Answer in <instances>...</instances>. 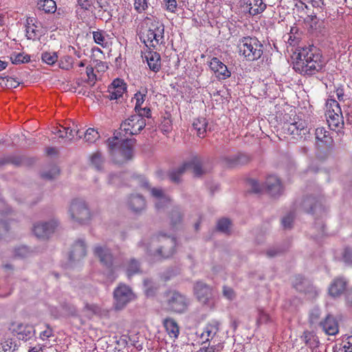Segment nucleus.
Segmentation results:
<instances>
[{"label": "nucleus", "mask_w": 352, "mask_h": 352, "mask_svg": "<svg viewBox=\"0 0 352 352\" xmlns=\"http://www.w3.org/2000/svg\"><path fill=\"white\" fill-rule=\"evenodd\" d=\"M145 126L144 118L133 115L121 124L114 137L108 139V150L115 163L123 164L132 158L134 140L129 139L127 135L139 133Z\"/></svg>", "instance_id": "f257e3e1"}, {"label": "nucleus", "mask_w": 352, "mask_h": 352, "mask_svg": "<svg viewBox=\"0 0 352 352\" xmlns=\"http://www.w3.org/2000/svg\"><path fill=\"white\" fill-rule=\"evenodd\" d=\"M294 59L293 69L304 76H312L320 72L324 65L320 50L313 45L299 47Z\"/></svg>", "instance_id": "f03ea898"}, {"label": "nucleus", "mask_w": 352, "mask_h": 352, "mask_svg": "<svg viewBox=\"0 0 352 352\" xmlns=\"http://www.w3.org/2000/svg\"><path fill=\"white\" fill-rule=\"evenodd\" d=\"M176 240L174 237L165 234H159L151 238L146 246V250L150 256L157 258H168L175 252Z\"/></svg>", "instance_id": "7ed1b4c3"}, {"label": "nucleus", "mask_w": 352, "mask_h": 352, "mask_svg": "<svg viewBox=\"0 0 352 352\" xmlns=\"http://www.w3.org/2000/svg\"><path fill=\"white\" fill-rule=\"evenodd\" d=\"M144 23L147 30L143 33V42L148 47H156L157 45L164 43V25L159 20L146 17Z\"/></svg>", "instance_id": "20e7f679"}, {"label": "nucleus", "mask_w": 352, "mask_h": 352, "mask_svg": "<svg viewBox=\"0 0 352 352\" xmlns=\"http://www.w3.org/2000/svg\"><path fill=\"white\" fill-rule=\"evenodd\" d=\"M238 47L240 54L248 61L258 60L263 53V45L256 37H243Z\"/></svg>", "instance_id": "39448f33"}, {"label": "nucleus", "mask_w": 352, "mask_h": 352, "mask_svg": "<svg viewBox=\"0 0 352 352\" xmlns=\"http://www.w3.org/2000/svg\"><path fill=\"white\" fill-rule=\"evenodd\" d=\"M68 213L72 221L79 224L89 223L92 217L87 203L80 198L72 200L68 208Z\"/></svg>", "instance_id": "423d86ee"}, {"label": "nucleus", "mask_w": 352, "mask_h": 352, "mask_svg": "<svg viewBox=\"0 0 352 352\" xmlns=\"http://www.w3.org/2000/svg\"><path fill=\"white\" fill-rule=\"evenodd\" d=\"M326 117L331 130L340 131L344 126L343 116L340 106L337 100L329 98L327 101Z\"/></svg>", "instance_id": "0eeeda50"}, {"label": "nucleus", "mask_w": 352, "mask_h": 352, "mask_svg": "<svg viewBox=\"0 0 352 352\" xmlns=\"http://www.w3.org/2000/svg\"><path fill=\"white\" fill-rule=\"evenodd\" d=\"M250 184L253 192L258 193L264 190L272 196H277L282 193L283 187L280 179L275 175H269L265 183L261 185L256 180L251 179Z\"/></svg>", "instance_id": "6e6552de"}, {"label": "nucleus", "mask_w": 352, "mask_h": 352, "mask_svg": "<svg viewBox=\"0 0 352 352\" xmlns=\"http://www.w3.org/2000/svg\"><path fill=\"white\" fill-rule=\"evenodd\" d=\"M134 179L140 187L151 191L152 197L155 199V206L158 210L166 206L170 201V198L162 188H151L148 182L144 176L137 175Z\"/></svg>", "instance_id": "1a4fd4ad"}, {"label": "nucleus", "mask_w": 352, "mask_h": 352, "mask_svg": "<svg viewBox=\"0 0 352 352\" xmlns=\"http://www.w3.org/2000/svg\"><path fill=\"white\" fill-rule=\"evenodd\" d=\"M58 226V220L53 218L47 221H41L35 223L32 230L37 238L47 239L55 232Z\"/></svg>", "instance_id": "9d476101"}, {"label": "nucleus", "mask_w": 352, "mask_h": 352, "mask_svg": "<svg viewBox=\"0 0 352 352\" xmlns=\"http://www.w3.org/2000/svg\"><path fill=\"white\" fill-rule=\"evenodd\" d=\"M190 304V300L184 295L177 292H171L167 296V308L175 313H183Z\"/></svg>", "instance_id": "9b49d317"}, {"label": "nucleus", "mask_w": 352, "mask_h": 352, "mask_svg": "<svg viewBox=\"0 0 352 352\" xmlns=\"http://www.w3.org/2000/svg\"><path fill=\"white\" fill-rule=\"evenodd\" d=\"M113 296L116 308L121 309L133 298V294L129 287L120 285L115 289Z\"/></svg>", "instance_id": "f8f14e48"}, {"label": "nucleus", "mask_w": 352, "mask_h": 352, "mask_svg": "<svg viewBox=\"0 0 352 352\" xmlns=\"http://www.w3.org/2000/svg\"><path fill=\"white\" fill-rule=\"evenodd\" d=\"M283 129L285 133L296 135L300 138H302L309 132L305 122L302 120L293 122H285Z\"/></svg>", "instance_id": "ddd939ff"}, {"label": "nucleus", "mask_w": 352, "mask_h": 352, "mask_svg": "<svg viewBox=\"0 0 352 352\" xmlns=\"http://www.w3.org/2000/svg\"><path fill=\"white\" fill-rule=\"evenodd\" d=\"M94 254L98 258L100 263L107 268H111L113 263V256L111 250L106 245H97L94 248Z\"/></svg>", "instance_id": "4468645a"}, {"label": "nucleus", "mask_w": 352, "mask_h": 352, "mask_svg": "<svg viewBox=\"0 0 352 352\" xmlns=\"http://www.w3.org/2000/svg\"><path fill=\"white\" fill-rule=\"evenodd\" d=\"M348 280L343 276L335 278L329 287V293L333 298L340 297L348 291Z\"/></svg>", "instance_id": "2eb2a0df"}, {"label": "nucleus", "mask_w": 352, "mask_h": 352, "mask_svg": "<svg viewBox=\"0 0 352 352\" xmlns=\"http://www.w3.org/2000/svg\"><path fill=\"white\" fill-rule=\"evenodd\" d=\"M209 66L219 80H226L231 76V72L228 70L227 66L217 57H213L211 59Z\"/></svg>", "instance_id": "dca6fc26"}, {"label": "nucleus", "mask_w": 352, "mask_h": 352, "mask_svg": "<svg viewBox=\"0 0 352 352\" xmlns=\"http://www.w3.org/2000/svg\"><path fill=\"white\" fill-rule=\"evenodd\" d=\"M322 199H316L315 197L309 196L305 198L301 202V206L307 212L316 213L324 210L322 206Z\"/></svg>", "instance_id": "f3484780"}, {"label": "nucleus", "mask_w": 352, "mask_h": 352, "mask_svg": "<svg viewBox=\"0 0 352 352\" xmlns=\"http://www.w3.org/2000/svg\"><path fill=\"white\" fill-rule=\"evenodd\" d=\"M126 89L124 80L120 78L115 79L108 87L107 98L109 100H116L122 96Z\"/></svg>", "instance_id": "a211bd4d"}, {"label": "nucleus", "mask_w": 352, "mask_h": 352, "mask_svg": "<svg viewBox=\"0 0 352 352\" xmlns=\"http://www.w3.org/2000/svg\"><path fill=\"white\" fill-rule=\"evenodd\" d=\"M195 294L198 300L203 304H208L212 298V289L202 282H197L195 285Z\"/></svg>", "instance_id": "6ab92c4d"}, {"label": "nucleus", "mask_w": 352, "mask_h": 352, "mask_svg": "<svg viewBox=\"0 0 352 352\" xmlns=\"http://www.w3.org/2000/svg\"><path fill=\"white\" fill-rule=\"evenodd\" d=\"M323 331L329 336H335L339 332L338 322L332 315H327L319 322Z\"/></svg>", "instance_id": "aec40b11"}, {"label": "nucleus", "mask_w": 352, "mask_h": 352, "mask_svg": "<svg viewBox=\"0 0 352 352\" xmlns=\"http://www.w3.org/2000/svg\"><path fill=\"white\" fill-rule=\"evenodd\" d=\"M87 254V247L84 241L78 240L73 245L69 254V258L72 261H80Z\"/></svg>", "instance_id": "412c9836"}, {"label": "nucleus", "mask_w": 352, "mask_h": 352, "mask_svg": "<svg viewBox=\"0 0 352 352\" xmlns=\"http://www.w3.org/2000/svg\"><path fill=\"white\" fill-rule=\"evenodd\" d=\"M147 64L151 70L157 72L161 68V58L160 54L153 51H148L144 54Z\"/></svg>", "instance_id": "4be33fe9"}, {"label": "nucleus", "mask_w": 352, "mask_h": 352, "mask_svg": "<svg viewBox=\"0 0 352 352\" xmlns=\"http://www.w3.org/2000/svg\"><path fill=\"white\" fill-rule=\"evenodd\" d=\"M128 206L132 211L138 212L145 208L146 201L144 198L140 195H131L129 198Z\"/></svg>", "instance_id": "5701e85b"}, {"label": "nucleus", "mask_w": 352, "mask_h": 352, "mask_svg": "<svg viewBox=\"0 0 352 352\" xmlns=\"http://www.w3.org/2000/svg\"><path fill=\"white\" fill-rule=\"evenodd\" d=\"M15 331L19 335V338L23 340H28L34 336L35 330L32 325L19 324Z\"/></svg>", "instance_id": "b1692460"}, {"label": "nucleus", "mask_w": 352, "mask_h": 352, "mask_svg": "<svg viewBox=\"0 0 352 352\" xmlns=\"http://www.w3.org/2000/svg\"><path fill=\"white\" fill-rule=\"evenodd\" d=\"M184 166H186V170H190L196 177H200L205 173V170L202 168L201 160L198 157H194L190 162L184 163Z\"/></svg>", "instance_id": "393cba45"}, {"label": "nucleus", "mask_w": 352, "mask_h": 352, "mask_svg": "<svg viewBox=\"0 0 352 352\" xmlns=\"http://www.w3.org/2000/svg\"><path fill=\"white\" fill-rule=\"evenodd\" d=\"M245 3L249 8L250 14L252 16L263 12L267 7L263 0H246Z\"/></svg>", "instance_id": "a878e982"}, {"label": "nucleus", "mask_w": 352, "mask_h": 352, "mask_svg": "<svg viewBox=\"0 0 352 352\" xmlns=\"http://www.w3.org/2000/svg\"><path fill=\"white\" fill-rule=\"evenodd\" d=\"M105 159L100 151L93 153L89 156V164L91 167L98 171H102L104 169Z\"/></svg>", "instance_id": "bb28decb"}, {"label": "nucleus", "mask_w": 352, "mask_h": 352, "mask_svg": "<svg viewBox=\"0 0 352 352\" xmlns=\"http://www.w3.org/2000/svg\"><path fill=\"white\" fill-rule=\"evenodd\" d=\"M164 326L166 331L170 338L175 340L178 338L179 333V328L177 323L171 318L165 319Z\"/></svg>", "instance_id": "cd10ccee"}, {"label": "nucleus", "mask_w": 352, "mask_h": 352, "mask_svg": "<svg viewBox=\"0 0 352 352\" xmlns=\"http://www.w3.org/2000/svg\"><path fill=\"white\" fill-rule=\"evenodd\" d=\"M193 128L197 131V135L200 138L206 135L208 122L206 118H200L195 120L192 124Z\"/></svg>", "instance_id": "c85d7f7f"}, {"label": "nucleus", "mask_w": 352, "mask_h": 352, "mask_svg": "<svg viewBox=\"0 0 352 352\" xmlns=\"http://www.w3.org/2000/svg\"><path fill=\"white\" fill-rule=\"evenodd\" d=\"M37 6L39 10L45 13H54L56 10V3L54 0H40Z\"/></svg>", "instance_id": "c756f323"}, {"label": "nucleus", "mask_w": 352, "mask_h": 352, "mask_svg": "<svg viewBox=\"0 0 352 352\" xmlns=\"http://www.w3.org/2000/svg\"><path fill=\"white\" fill-rule=\"evenodd\" d=\"M298 28L296 27H292L290 32L287 35L285 36V40L292 46H295L299 43L300 36L298 34Z\"/></svg>", "instance_id": "7c9ffc66"}, {"label": "nucleus", "mask_w": 352, "mask_h": 352, "mask_svg": "<svg viewBox=\"0 0 352 352\" xmlns=\"http://www.w3.org/2000/svg\"><path fill=\"white\" fill-rule=\"evenodd\" d=\"M316 139L326 144L330 143L331 140L329 132L323 127H318L316 129Z\"/></svg>", "instance_id": "2f4dec72"}, {"label": "nucleus", "mask_w": 352, "mask_h": 352, "mask_svg": "<svg viewBox=\"0 0 352 352\" xmlns=\"http://www.w3.org/2000/svg\"><path fill=\"white\" fill-rule=\"evenodd\" d=\"M61 129L65 130V135H59V138H65L69 141H72L76 135H77L79 138H81L82 137V135L79 130H73L70 127L64 126H61Z\"/></svg>", "instance_id": "473e14b6"}, {"label": "nucleus", "mask_w": 352, "mask_h": 352, "mask_svg": "<svg viewBox=\"0 0 352 352\" xmlns=\"http://www.w3.org/2000/svg\"><path fill=\"white\" fill-rule=\"evenodd\" d=\"M0 85L8 89L16 88L20 85V81L9 76L1 77L0 78Z\"/></svg>", "instance_id": "72a5a7b5"}, {"label": "nucleus", "mask_w": 352, "mask_h": 352, "mask_svg": "<svg viewBox=\"0 0 352 352\" xmlns=\"http://www.w3.org/2000/svg\"><path fill=\"white\" fill-rule=\"evenodd\" d=\"M186 170V166H181L175 170L169 173V178L171 182L174 183H179L180 182V177Z\"/></svg>", "instance_id": "f704fd0d"}, {"label": "nucleus", "mask_w": 352, "mask_h": 352, "mask_svg": "<svg viewBox=\"0 0 352 352\" xmlns=\"http://www.w3.org/2000/svg\"><path fill=\"white\" fill-rule=\"evenodd\" d=\"M140 264L135 259H131L126 267V274L129 277L140 272Z\"/></svg>", "instance_id": "c9c22d12"}, {"label": "nucleus", "mask_w": 352, "mask_h": 352, "mask_svg": "<svg viewBox=\"0 0 352 352\" xmlns=\"http://www.w3.org/2000/svg\"><path fill=\"white\" fill-rule=\"evenodd\" d=\"M14 211L6 203L3 199H0V218H8V216H12Z\"/></svg>", "instance_id": "e433bc0d"}, {"label": "nucleus", "mask_w": 352, "mask_h": 352, "mask_svg": "<svg viewBox=\"0 0 352 352\" xmlns=\"http://www.w3.org/2000/svg\"><path fill=\"white\" fill-rule=\"evenodd\" d=\"M219 328L217 324H208L206 327L202 336H206V340H209L210 338H213L218 332Z\"/></svg>", "instance_id": "4c0bfd02"}, {"label": "nucleus", "mask_w": 352, "mask_h": 352, "mask_svg": "<svg viewBox=\"0 0 352 352\" xmlns=\"http://www.w3.org/2000/svg\"><path fill=\"white\" fill-rule=\"evenodd\" d=\"M10 60L13 64H21L28 63L30 60L29 55H23V54H14L10 56Z\"/></svg>", "instance_id": "58836bf2"}, {"label": "nucleus", "mask_w": 352, "mask_h": 352, "mask_svg": "<svg viewBox=\"0 0 352 352\" xmlns=\"http://www.w3.org/2000/svg\"><path fill=\"white\" fill-rule=\"evenodd\" d=\"M42 60L48 64L53 65L58 60V56L56 52H44L41 56Z\"/></svg>", "instance_id": "ea45409f"}, {"label": "nucleus", "mask_w": 352, "mask_h": 352, "mask_svg": "<svg viewBox=\"0 0 352 352\" xmlns=\"http://www.w3.org/2000/svg\"><path fill=\"white\" fill-rule=\"evenodd\" d=\"M100 138L99 133L94 129H88L84 135V138L87 142H94L96 140Z\"/></svg>", "instance_id": "a19ab883"}, {"label": "nucleus", "mask_w": 352, "mask_h": 352, "mask_svg": "<svg viewBox=\"0 0 352 352\" xmlns=\"http://www.w3.org/2000/svg\"><path fill=\"white\" fill-rule=\"evenodd\" d=\"M230 221L228 219L223 218L218 221L217 227L218 230L228 234L230 232Z\"/></svg>", "instance_id": "79ce46f5"}, {"label": "nucleus", "mask_w": 352, "mask_h": 352, "mask_svg": "<svg viewBox=\"0 0 352 352\" xmlns=\"http://www.w3.org/2000/svg\"><path fill=\"white\" fill-rule=\"evenodd\" d=\"M26 36L28 39L35 40L38 38L42 34L40 32L38 28H35L34 26H28L26 28Z\"/></svg>", "instance_id": "37998d69"}, {"label": "nucleus", "mask_w": 352, "mask_h": 352, "mask_svg": "<svg viewBox=\"0 0 352 352\" xmlns=\"http://www.w3.org/2000/svg\"><path fill=\"white\" fill-rule=\"evenodd\" d=\"M73 58L70 56H63L59 61V67L65 70H69L73 67Z\"/></svg>", "instance_id": "c03bdc74"}, {"label": "nucleus", "mask_w": 352, "mask_h": 352, "mask_svg": "<svg viewBox=\"0 0 352 352\" xmlns=\"http://www.w3.org/2000/svg\"><path fill=\"white\" fill-rule=\"evenodd\" d=\"M8 164L19 166L21 164V159L14 156H7L0 158V167Z\"/></svg>", "instance_id": "a18cd8bd"}, {"label": "nucleus", "mask_w": 352, "mask_h": 352, "mask_svg": "<svg viewBox=\"0 0 352 352\" xmlns=\"http://www.w3.org/2000/svg\"><path fill=\"white\" fill-rule=\"evenodd\" d=\"M86 74L87 76V79L86 82L90 85L94 86L97 81L96 74L94 72V68L91 66H87L86 67Z\"/></svg>", "instance_id": "49530a36"}, {"label": "nucleus", "mask_w": 352, "mask_h": 352, "mask_svg": "<svg viewBox=\"0 0 352 352\" xmlns=\"http://www.w3.org/2000/svg\"><path fill=\"white\" fill-rule=\"evenodd\" d=\"M147 91L144 90V93L139 91L135 94L134 99L135 100V110L142 108V105L145 100Z\"/></svg>", "instance_id": "de8ad7c7"}, {"label": "nucleus", "mask_w": 352, "mask_h": 352, "mask_svg": "<svg viewBox=\"0 0 352 352\" xmlns=\"http://www.w3.org/2000/svg\"><path fill=\"white\" fill-rule=\"evenodd\" d=\"M31 254V251L26 246H20L14 250V256L19 258H26Z\"/></svg>", "instance_id": "09e8293b"}, {"label": "nucleus", "mask_w": 352, "mask_h": 352, "mask_svg": "<svg viewBox=\"0 0 352 352\" xmlns=\"http://www.w3.org/2000/svg\"><path fill=\"white\" fill-rule=\"evenodd\" d=\"M321 315V312L318 308H313L309 313V322L311 324H318L320 321H319L320 317Z\"/></svg>", "instance_id": "8fccbe9b"}, {"label": "nucleus", "mask_w": 352, "mask_h": 352, "mask_svg": "<svg viewBox=\"0 0 352 352\" xmlns=\"http://www.w3.org/2000/svg\"><path fill=\"white\" fill-rule=\"evenodd\" d=\"M6 219V218H0V238L6 236L10 229V226L8 221L10 219Z\"/></svg>", "instance_id": "3c124183"}, {"label": "nucleus", "mask_w": 352, "mask_h": 352, "mask_svg": "<svg viewBox=\"0 0 352 352\" xmlns=\"http://www.w3.org/2000/svg\"><path fill=\"white\" fill-rule=\"evenodd\" d=\"M148 0H134V9L138 13H142L148 8Z\"/></svg>", "instance_id": "603ef678"}, {"label": "nucleus", "mask_w": 352, "mask_h": 352, "mask_svg": "<svg viewBox=\"0 0 352 352\" xmlns=\"http://www.w3.org/2000/svg\"><path fill=\"white\" fill-rule=\"evenodd\" d=\"M270 321H271V318L268 314L265 313L263 310L258 311V316L257 318V324H265Z\"/></svg>", "instance_id": "864d4df0"}, {"label": "nucleus", "mask_w": 352, "mask_h": 352, "mask_svg": "<svg viewBox=\"0 0 352 352\" xmlns=\"http://www.w3.org/2000/svg\"><path fill=\"white\" fill-rule=\"evenodd\" d=\"M294 219V214L293 212H290L287 216L284 217L282 219V224L284 228H290L292 227Z\"/></svg>", "instance_id": "5fc2aeb1"}, {"label": "nucleus", "mask_w": 352, "mask_h": 352, "mask_svg": "<svg viewBox=\"0 0 352 352\" xmlns=\"http://www.w3.org/2000/svg\"><path fill=\"white\" fill-rule=\"evenodd\" d=\"M342 260L346 263H352V250L346 248L342 253Z\"/></svg>", "instance_id": "6e6d98bb"}, {"label": "nucleus", "mask_w": 352, "mask_h": 352, "mask_svg": "<svg viewBox=\"0 0 352 352\" xmlns=\"http://www.w3.org/2000/svg\"><path fill=\"white\" fill-rule=\"evenodd\" d=\"M164 5L166 10L175 12L177 7V0H164Z\"/></svg>", "instance_id": "4d7b16f0"}, {"label": "nucleus", "mask_w": 352, "mask_h": 352, "mask_svg": "<svg viewBox=\"0 0 352 352\" xmlns=\"http://www.w3.org/2000/svg\"><path fill=\"white\" fill-rule=\"evenodd\" d=\"M93 37H94V41L97 44L103 46L105 38H104L102 32H101V31L93 32Z\"/></svg>", "instance_id": "13d9d810"}, {"label": "nucleus", "mask_w": 352, "mask_h": 352, "mask_svg": "<svg viewBox=\"0 0 352 352\" xmlns=\"http://www.w3.org/2000/svg\"><path fill=\"white\" fill-rule=\"evenodd\" d=\"M59 173V170L57 167H53L49 172L42 174V177L45 179H52L54 178Z\"/></svg>", "instance_id": "bf43d9fd"}, {"label": "nucleus", "mask_w": 352, "mask_h": 352, "mask_svg": "<svg viewBox=\"0 0 352 352\" xmlns=\"http://www.w3.org/2000/svg\"><path fill=\"white\" fill-rule=\"evenodd\" d=\"M223 296L228 300H233L235 298V293L234 290L229 287L224 286L223 288Z\"/></svg>", "instance_id": "052dcab7"}, {"label": "nucleus", "mask_w": 352, "mask_h": 352, "mask_svg": "<svg viewBox=\"0 0 352 352\" xmlns=\"http://www.w3.org/2000/svg\"><path fill=\"white\" fill-rule=\"evenodd\" d=\"M52 336H53V330L47 325L46 329L40 333V338L45 341L47 340Z\"/></svg>", "instance_id": "680f3d73"}, {"label": "nucleus", "mask_w": 352, "mask_h": 352, "mask_svg": "<svg viewBox=\"0 0 352 352\" xmlns=\"http://www.w3.org/2000/svg\"><path fill=\"white\" fill-rule=\"evenodd\" d=\"M171 223L175 226L177 223H179L182 220V214L181 212L178 210H175L173 211L170 217Z\"/></svg>", "instance_id": "e2e57ef3"}, {"label": "nucleus", "mask_w": 352, "mask_h": 352, "mask_svg": "<svg viewBox=\"0 0 352 352\" xmlns=\"http://www.w3.org/2000/svg\"><path fill=\"white\" fill-rule=\"evenodd\" d=\"M85 309L87 311L90 312L89 315L99 314L101 311L100 307L94 304H87L85 305Z\"/></svg>", "instance_id": "0e129e2a"}, {"label": "nucleus", "mask_w": 352, "mask_h": 352, "mask_svg": "<svg viewBox=\"0 0 352 352\" xmlns=\"http://www.w3.org/2000/svg\"><path fill=\"white\" fill-rule=\"evenodd\" d=\"M135 111L138 112L136 115H140L141 117H146L150 118L151 116V111L150 108L144 107V108H140L138 110H135Z\"/></svg>", "instance_id": "69168bd1"}, {"label": "nucleus", "mask_w": 352, "mask_h": 352, "mask_svg": "<svg viewBox=\"0 0 352 352\" xmlns=\"http://www.w3.org/2000/svg\"><path fill=\"white\" fill-rule=\"evenodd\" d=\"M343 348L345 352H352V336H349L344 341Z\"/></svg>", "instance_id": "338daca9"}, {"label": "nucleus", "mask_w": 352, "mask_h": 352, "mask_svg": "<svg viewBox=\"0 0 352 352\" xmlns=\"http://www.w3.org/2000/svg\"><path fill=\"white\" fill-rule=\"evenodd\" d=\"M345 300L346 305L352 308V288L345 293Z\"/></svg>", "instance_id": "774afa93"}]
</instances>
